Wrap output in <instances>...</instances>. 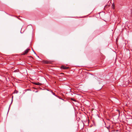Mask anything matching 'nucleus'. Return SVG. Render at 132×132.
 Wrapping results in <instances>:
<instances>
[{
    "instance_id": "f257e3e1",
    "label": "nucleus",
    "mask_w": 132,
    "mask_h": 132,
    "mask_svg": "<svg viewBox=\"0 0 132 132\" xmlns=\"http://www.w3.org/2000/svg\"><path fill=\"white\" fill-rule=\"evenodd\" d=\"M29 50H30V49H28V48L26 49V50H25L24 51L23 53V54L25 55V54H26L29 51Z\"/></svg>"
},
{
    "instance_id": "f03ea898",
    "label": "nucleus",
    "mask_w": 132,
    "mask_h": 132,
    "mask_svg": "<svg viewBox=\"0 0 132 132\" xmlns=\"http://www.w3.org/2000/svg\"><path fill=\"white\" fill-rule=\"evenodd\" d=\"M68 67H64V66H63L61 67V68L62 69H67L68 68Z\"/></svg>"
},
{
    "instance_id": "7ed1b4c3",
    "label": "nucleus",
    "mask_w": 132,
    "mask_h": 132,
    "mask_svg": "<svg viewBox=\"0 0 132 132\" xmlns=\"http://www.w3.org/2000/svg\"><path fill=\"white\" fill-rule=\"evenodd\" d=\"M34 84L35 85H41V84L39 82L37 83L35 82L34 83Z\"/></svg>"
},
{
    "instance_id": "20e7f679",
    "label": "nucleus",
    "mask_w": 132,
    "mask_h": 132,
    "mask_svg": "<svg viewBox=\"0 0 132 132\" xmlns=\"http://www.w3.org/2000/svg\"><path fill=\"white\" fill-rule=\"evenodd\" d=\"M115 7V5L114 3H113L112 5L111 8H114Z\"/></svg>"
},
{
    "instance_id": "39448f33",
    "label": "nucleus",
    "mask_w": 132,
    "mask_h": 132,
    "mask_svg": "<svg viewBox=\"0 0 132 132\" xmlns=\"http://www.w3.org/2000/svg\"><path fill=\"white\" fill-rule=\"evenodd\" d=\"M44 63H45L47 64L48 63H49V62L48 61H44Z\"/></svg>"
},
{
    "instance_id": "423d86ee",
    "label": "nucleus",
    "mask_w": 132,
    "mask_h": 132,
    "mask_svg": "<svg viewBox=\"0 0 132 132\" xmlns=\"http://www.w3.org/2000/svg\"><path fill=\"white\" fill-rule=\"evenodd\" d=\"M18 93V91L15 90V91L14 92V93H16L17 94Z\"/></svg>"
},
{
    "instance_id": "0eeeda50",
    "label": "nucleus",
    "mask_w": 132,
    "mask_h": 132,
    "mask_svg": "<svg viewBox=\"0 0 132 132\" xmlns=\"http://www.w3.org/2000/svg\"><path fill=\"white\" fill-rule=\"evenodd\" d=\"M109 6L108 5H106V6L104 7V8H105V7H106V8H108L109 7Z\"/></svg>"
},
{
    "instance_id": "6e6552de",
    "label": "nucleus",
    "mask_w": 132,
    "mask_h": 132,
    "mask_svg": "<svg viewBox=\"0 0 132 132\" xmlns=\"http://www.w3.org/2000/svg\"><path fill=\"white\" fill-rule=\"evenodd\" d=\"M34 53L37 56V57H39V56H37V55H36V54L35 53V52L34 51Z\"/></svg>"
},
{
    "instance_id": "1a4fd4ad",
    "label": "nucleus",
    "mask_w": 132,
    "mask_h": 132,
    "mask_svg": "<svg viewBox=\"0 0 132 132\" xmlns=\"http://www.w3.org/2000/svg\"><path fill=\"white\" fill-rule=\"evenodd\" d=\"M52 94H53V95H55V94L54 93H53V92H52Z\"/></svg>"
},
{
    "instance_id": "9d476101",
    "label": "nucleus",
    "mask_w": 132,
    "mask_h": 132,
    "mask_svg": "<svg viewBox=\"0 0 132 132\" xmlns=\"http://www.w3.org/2000/svg\"><path fill=\"white\" fill-rule=\"evenodd\" d=\"M72 100L73 101H75V100H74L73 99H72Z\"/></svg>"
},
{
    "instance_id": "9b49d317",
    "label": "nucleus",
    "mask_w": 132,
    "mask_h": 132,
    "mask_svg": "<svg viewBox=\"0 0 132 132\" xmlns=\"http://www.w3.org/2000/svg\"><path fill=\"white\" fill-rule=\"evenodd\" d=\"M131 13L132 14V9L131 10Z\"/></svg>"
},
{
    "instance_id": "f8f14e48",
    "label": "nucleus",
    "mask_w": 132,
    "mask_h": 132,
    "mask_svg": "<svg viewBox=\"0 0 132 132\" xmlns=\"http://www.w3.org/2000/svg\"><path fill=\"white\" fill-rule=\"evenodd\" d=\"M13 96H12V101H13Z\"/></svg>"
},
{
    "instance_id": "ddd939ff",
    "label": "nucleus",
    "mask_w": 132,
    "mask_h": 132,
    "mask_svg": "<svg viewBox=\"0 0 132 132\" xmlns=\"http://www.w3.org/2000/svg\"><path fill=\"white\" fill-rule=\"evenodd\" d=\"M13 101H12H12H11V103H12V102Z\"/></svg>"
}]
</instances>
